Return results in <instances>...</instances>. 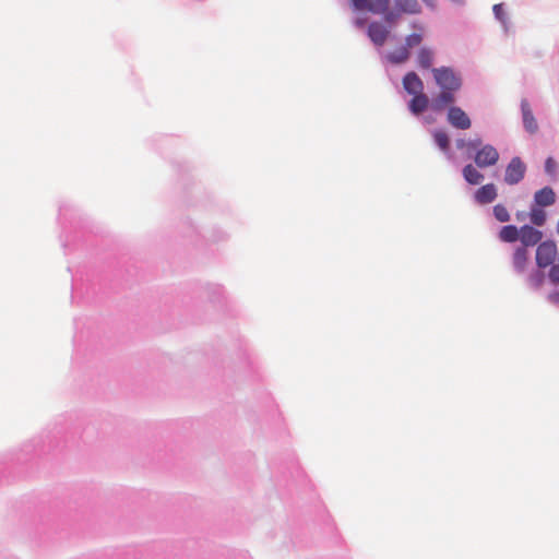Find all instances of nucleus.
Masks as SVG:
<instances>
[{
	"instance_id": "24",
	"label": "nucleus",
	"mask_w": 559,
	"mask_h": 559,
	"mask_svg": "<svg viewBox=\"0 0 559 559\" xmlns=\"http://www.w3.org/2000/svg\"><path fill=\"white\" fill-rule=\"evenodd\" d=\"M379 15H382V23L385 24V26L390 27V31L392 32V28L396 26L399 20L402 16V13L397 11V8L393 5V8H389L385 10V12L380 13Z\"/></svg>"
},
{
	"instance_id": "38",
	"label": "nucleus",
	"mask_w": 559,
	"mask_h": 559,
	"mask_svg": "<svg viewBox=\"0 0 559 559\" xmlns=\"http://www.w3.org/2000/svg\"><path fill=\"white\" fill-rule=\"evenodd\" d=\"M548 299H549V301H551L554 304H557V302H559V294L558 293H550L548 295Z\"/></svg>"
},
{
	"instance_id": "16",
	"label": "nucleus",
	"mask_w": 559,
	"mask_h": 559,
	"mask_svg": "<svg viewBox=\"0 0 559 559\" xmlns=\"http://www.w3.org/2000/svg\"><path fill=\"white\" fill-rule=\"evenodd\" d=\"M498 197V189L495 183L489 182L479 187L473 194L475 203L486 205L492 203Z\"/></svg>"
},
{
	"instance_id": "5",
	"label": "nucleus",
	"mask_w": 559,
	"mask_h": 559,
	"mask_svg": "<svg viewBox=\"0 0 559 559\" xmlns=\"http://www.w3.org/2000/svg\"><path fill=\"white\" fill-rule=\"evenodd\" d=\"M557 257V243L554 239L542 241L535 251V263L538 269H547L555 265Z\"/></svg>"
},
{
	"instance_id": "22",
	"label": "nucleus",
	"mask_w": 559,
	"mask_h": 559,
	"mask_svg": "<svg viewBox=\"0 0 559 559\" xmlns=\"http://www.w3.org/2000/svg\"><path fill=\"white\" fill-rule=\"evenodd\" d=\"M527 216L531 222L530 225H533L538 228L545 226L547 223V218H548L547 212L545 211L544 207H538L533 204L530 205V212H528Z\"/></svg>"
},
{
	"instance_id": "1",
	"label": "nucleus",
	"mask_w": 559,
	"mask_h": 559,
	"mask_svg": "<svg viewBox=\"0 0 559 559\" xmlns=\"http://www.w3.org/2000/svg\"><path fill=\"white\" fill-rule=\"evenodd\" d=\"M402 86L406 94L412 98L407 102V110L414 117H420L424 108L427 106L428 95L425 93V84L419 74L414 71H407L402 78Z\"/></svg>"
},
{
	"instance_id": "20",
	"label": "nucleus",
	"mask_w": 559,
	"mask_h": 559,
	"mask_svg": "<svg viewBox=\"0 0 559 559\" xmlns=\"http://www.w3.org/2000/svg\"><path fill=\"white\" fill-rule=\"evenodd\" d=\"M394 5L403 14L417 15L423 12L421 4L418 0H394Z\"/></svg>"
},
{
	"instance_id": "32",
	"label": "nucleus",
	"mask_w": 559,
	"mask_h": 559,
	"mask_svg": "<svg viewBox=\"0 0 559 559\" xmlns=\"http://www.w3.org/2000/svg\"><path fill=\"white\" fill-rule=\"evenodd\" d=\"M73 206L70 203L63 202L59 205V214L58 218L60 222H66L69 219V214L72 212Z\"/></svg>"
},
{
	"instance_id": "28",
	"label": "nucleus",
	"mask_w": 559,
	"mask_h": 559,
	"mask_svg": "<svg viewBox=\"0 0 559 559\" xmlns=\"http://www.w3.org/2000/svg\"><path fill=\"white\" fill-rule=\"evenodd\" d=\"M492 12H493L495 19L497 21H499L503 25L504 29L507 31V25H508L509 19H508L507 12H506L504 3L493 4Z\"/></svg>"
},
{
	"instance_id": "2",
	"label": "nucleus",
	"mask_w": 559,
	"mask_h": 559,
	"mask_svg": "<svg viewBox=\"0 0 559 559\" xmlns=\"http://www.w3.org/2000/svg\"><path fill=\"white\" fill-rule=\"evenodd\" d=\"M431 73L436 85L439 90L461 91L463 86V78L460 72L450 66H441L431 69Z\"/></svg>"
},
{
	"instance_id": "21",
	"label": "nucleus",
	"mask_w": 559,
	"mask_h": 559,
	"mask_svg": "<svg viewBox=\"0 0 559 559\" xmlns=\"http://www.w3.org/2000/svg\"><path fill=\"white\" fill-rule=\"evenodd\" d=\"M464 180L471 186H477L484 180V175L476 168V165L466 164L462 168Z\"/></svg>"
},
{
	"instance_id": "31",
	"label": "nucleus",
	"mask_w": 559,
	"mask_h": 559,
	"mask_svg": "<svg viewBox=\"0 0 559 559\" xmlns=\"http://www.w3.org/2000/svg\"><path fill=\"white\" fill-rule=\"evenodd\" d=\"M485 145V143L483 142L481 138L479 136H476L474 139H468V152H467V157H472L473 154L479 150L480 147H483Z\"/></svg>"
},
{
	"instance_id": "3",
	"label": "nucleus",
	"mask_w": 559,
	"mask_h": 559,
	"mask_svg": "<svg viewBox=\"0 0 559 559\" xmlns=\"http://www.w3.org/2000/svg\"><path fill=\"white\" fill-rule=\"evenodd\" d=\"M181 231L183 234V237L189 238L192 242H197L199 237L201 236L199 228L190 218H187L181 223ZM228 234L221 228H213L212 230L207 231L206 235H202V238L211 242L223 241L226 240Z\"/></svg>"
},
{
	"instance_id": "36",
	"label": "nucleus",
	"mask_w": 559,
	"mask_h": 559,
	"mask_svg": "<svg viewBox=\"0 0 559 559\" xmlns=\"http://www.w3.org/2000/svg\"><path fill=\"white\" fill-rule=\"evenodd\" d=\"M429 9L436 10L437 2L436 0H421Z\"/></svg>"
},
{
	"instance_id": "9",
	"label": "nucleus",
	"mask_w": 559,
	"mask_h": 559,
	"mask_svg": "<svg viewBox=\"0 0 559 559\" xmlns=\"http://www.w3.org/2000/svg\"><path fill=\"white\" fill-rule=\"evenodd\" d=\"M390 2L391 0H348V5L355 13L379 15L390 8Z\"/></svg>"
},
{
	"instance_id": "33",
	"label": "nucleus",
	"mask_w": 559,
	"mask_h": 559,
	"mask_svg": "<svg viewBox=\"0 0 559 559\" xmlns=\"http://www.w3.org/2000/svg\"><path fill=\"white\" fill-rule=\"evenodd\" d=\"M367 22H368L367 17L356 16L353 19L352 24L354 27L361 29L364 27L367 28V25H368Z\"/></svg>"
},
{
	"instance_id": "30",
	"label": "nucleus",
	"mask_w": 559,
	"mask_h": 559,
	"mask_svg": "<svg viewBox=\"0 0 559 559\" xmlns=\"http://www.w3.org/2000/svg\"><path fill=\"white\" fill-rule=\"evenodd\" d=\"M424 35L420 32H414L405 36L404 43L412 48L420 46Z\"/></svg>"
},
{
	"instance_id": "6",
	"label": "nucleus",
	"mask_w": 559,
	"mask_h": 559,
	"mask_svg": "<svg viewBox=\"0 0 559 559\" xmlns=\"http://www.w3.org/2000/svg\"><path fill=\"white\" fill-rule=\"evenodd\" d=\"M457 92L459 91L440 90L439 94L433 98L428 96L427 106L424 108V114L428 110L440 114L443 110H448L449 107H455Z\"/></svg>"
},
{
	"instance_id": "34",
	"label": "nucleus",
	"mask_w": 559,
	"mask_h": 559,
	"mask_svg": "<svg viewBox=\"0 0 559 559\" xmlns=\"http://www.w3.org/2000/svg\"><path fill=\"white\" fill-rule=\"evenodd\" d=\"M455 147L459 151H461L463 148H467L468 150V140H466L464 138H457L455 140Z\"/></svg>"
},
{
	"instance_id": "11",
	"label": "nucleus",
	"mask_w": 559,
	"mask_h": 559,
	"mask_svg": "<svg viewBox=\"0 0 559 559\" xmlns=\"http://www.w3.org/2000/svg\"><path fill=\"white\" fill-rule=\"evenodd\" d=\"M430 135L433 145L442 153L447 160L453 162L455 159V153L451 147V138L449 133L442 128H436L430 130Z\"/></svg>"
},
{
	"instance_id": "15",
	"label": "nucleus",
	"mask_w": 559,
	"mask_h": 559,
	"mask_svg": "<svg viewBox=\"0 0 559 559\" xmlns=\"http://www.w3.org/2000/svg\"><path fill=\"white\" fill-rule=\"evenodd\" d=\"M520 108L524 130L530 134H535L538 131V123L526 98L521 99Z\"/></svg>"
},
{
	"instance_id": "26",
	"label": "nucleus",
	"mask_w": 559,
	"mask_h": 559,
	"mask_svg": "<svg viewBox=\"0 0 559 559\" xmlns=\"http://www.w3.org/2000/svg\"><path fill=\"white\" fill-rule=\"evenodd\" d=\"M544 171L551 181H557L559 175L558 163L552 156H548L544 162Z\"/></svg>"
},
{
	"instance_id": "37",
	"label": "nucleus",
	"mask_w": 559,
	"mask_h": 559,
	"mask_svg": "<svg viewBox=\"0 0 559 559\" xmlns=\"http://www.w3.org/2000/svg\"><path fill=\"white\" fill-rule=\"evenodd\" d=\"M411 27H412V28H414V29H416V31H418V32H420V33H423V31H424V26H423V24H421V23H419V22H415V21H414V22H412V23H411Z\"/></svg>"
},
{
	"instance_id": "12",
	"label": "nucleus",
	"mask_w": 559,
	"mask_h": 559,
	"mask_svg": "<svg viewBox=\"0 0 559 559\" xmlns=\"http://www.w3.org/2000/svg\"><path fill=\"white\" fill-rule=\"evenodd\" d=\"M544 234L543 231L533 225L524 224L520 227L519 235V247H524L528 249L534 246H538L543 240Z\"/></svg>"
},
{
	"instance_id": "17",
	"label": "nucleus",
	"mask_w": 559,
	"mask_h": 559,
	"mask_svg": "<svg viewBox=\"0 0 559 559\" xmlns=\"http://www.w3.org/2000/svg\"><path fill=\"white\" fill-rule=\"evenodd\" d=\"M530 251L524 247H515L512 253L511 264L515 274L522 275L527 269Z\"/></svg>"
},
{
	"instance_id": "35",
	"label": "nucleus",
	"mask_w": 559,
	"mask_h": 559,
	"mask_svg": "<svg viewBox=\"0 0 559 559\" xmlns=\"http://www.w3.org/2000/svg\"><path fill=\"white\" fill-rule=\"evenodd\" d=\"M421 116H423V123L424 124H432L436 121V119H435V117L432 115H424L423 114Z\"/></svg>"
},
{
	"instance_id": "8",
	"label": "nucleus",
	"mask_w": 559,
	"mask_h": 559,
	"mask_svg": "<svg viewBox=\"0 0 559 559\" xmlns=\"http://www.w3.org/2000/svg\"><path fill=\"white\" fill-rule=\"evenodd\" d=\"M391 33L392 32L389 26H385V24L377 20L368 23L366 28V36L378 51L383 48L386 40L390 38Z\"/></svg>"
},
{
	"instance_id": "19",
	"label": "nucleus",
	"mask_w": 559,
	"mask_h": 559,
	"mask_svg": "<svg viewBox=\"0 0 559 559\" xmlns=\"http://www.w3.org/2000/svg\"><path fill=\"white\" fill-rule=\"evenodd\" d=\"M520 227L513 224L503 225L498 231V239L504 243L519 241Z\"/></svg>"
},
{
	"instance_id": "10",
	"label": "nucleus",
	"mask_w": 559,
	"mask_h": 559,
	"mask_svg": "<svg viewBox=\"0 0 559 559\" xmlns=\"http://www.w3.org/2000/svg\"><path fill=\"white\" fill-rule=\"evenodd\" d=\"M472 157L476 167L484 169L495 166L498 163L500 155L492 144L486 143L483 147L477 150Z\"/></svg>"
},
{
	"instance_id": "7",
	"label": "nucleus",
	"mask_w": 559,
	"mask_h": 559,
	"mask_svg": "<svg viewBox=\"0 0 559 559\" xmlns=\"http://www.w3.org/2000/svg\"><path fill=\"white\" fill-rule=\"evenodd\" d=\"M527 165L520 156H514L506 166L503 181L508 186L519 185L526 175Z\"/></svg>"
},
{
	"instance_id": "4",
	"label": "nucleus",
	"mask_w": 559,
	"mask_h": 559,
	"mask_svg": "<svg viewBox=\"0 0 559 559\" xmlns=\"http://www.w3.org/2000/svg\"><path fill=\"white\" fill-rule=\"evenodd\" d=\"M413 48L403 43L394 50H379L381 64L386 69L389 66L397 67L405 64L412 57Z\"/></svg>"
},
{
	"instance_id": "39",
	"label": "nucleus",
	"mask_w": 559,
	"mask_h": 559,
	"mask_svg": "<svg viewBox=\"0 0 559 559\" xmlns=\"http://www.w3.org/2000/svg\"><path fill=\"white\" fill-rule=\"evenodd\" d=\"M524 216H525V213H523V212H518V213H516V218H518V219H523V218H524Z\"/></svg>"
},
{
	"instance_id": "13",
	"label": "nucleus",
	"mask_w": 559,
	"mask_h": 559,
	"mask_svg": "<svg viewBox=\"0 0 559 559\" xmlns=\"http://www.w3.org/2000/svg\"><path fill=\"white\" fill-rule=\"evenodd\" d=\"M447 122L456 130H467L472 127L469 116L460 106L448 108Z\"/></svg>"
},
{
	"instance_id": "29",
	"label": "nucleus",
	"mask_w": 559,
	"mask_h": 559,
	"mask_svg": "<svg viewBox=\"0 0 559 559\" xmlns=\"http://www.w3.org/2000/svg\"><path fill=\"white\" fill-rule=\"evenodd\" d=\"M557 263L551 265V267L547 272V278L552 285L559 284V249H557Z\"/></svg>"
},
{
	"instance_id": "25",
	"label": "nucleus",
	"mask_w": 559,
	"mask_h": 559,
	"mask_svg": "<svg viewBox=\"0 0 559 559\" xmlns=\"http://www.w3.org/2000/svg\"><path fill=\"white\" fill-rule=\"evenodd\" d=\"M545 270L546 269H535L533 270L528 276H527V282L528 284L531 285V287L533 289H539L544 283H545V280L547 277V274L545 273Z\"/></svg>"
},
{
	"instance_id": "18",
	"label": "nucleus",
	"mask_w": 559,
	"mask_h": 559,
	"mask_svg": "<svg viewBox=\"0 0 559 559\" xmlns=\"http://www.w3.org/2000/svg\"><path fill=\"white\" fill-rule=\"evenodd\" d=\"M435 52L428 46H421L416 53V66L419 70L426 71L433 69Z\"/></svg>"
},
{
	"instance_id": "27",
	"label": "nucleus",
	"mask_w": 559,
	"mask_h": 559,
	"mask_svg": "<svg viewBox=\"0 0 559 559\" xmlns=\"http://www.w3.org/2000/svg\"><path fill=\"white\" fill-rule=\"evenodd\" d=\"M492 215L499 223H508L511 219L508 209L500 203L492 207Z\"/></svg>"
},
{
	"instance_id": "23",
	"label": "nucleus",
	"mask_w": 559,
	"mask_h": 559,
	"mask_svg": "<svg viewBox=\"0 0 559 559\" xmlns=\"http://www.w3.org/2000/svg\"><path fill=\"white\" fill-rule=\"evenodd\" d=\"M204 293L206 298L213 304L221 302L225 297V290L223 286L218 284H206L204 287Z\"/></svg>"
},
{
	"instance_id": "40",
	"label": "nucleus",
	"mask_w": 559,
	"mask_h": 559,
	"mask_svg": "<svg viewBox=\"0 0 559 559\" xmlns=\"http://www.w3.org/2000/svg\"><path fill=\"white\" fill-rule=\"evenodd\" d=\"M389 79H390V82H392L393 84H395V81L389 75Z\"/></svg>"
},
{
	"instance_id": "14",
	"label": "nucleus",
	"mask_w": 559,
	"mask_h": 559,
	"mask_svg": "<svg viewBox=\"0 0 559 559\" xmlns=\"http://www.w3.org/2000/svg\"><path fill=\"white\" fill-rule=\"evenodd\" d=\"M557 201V194L550 186H545L534 192L533 201L531 204L538 207L552 206Z\"/></svg>"
}]
</instances>
